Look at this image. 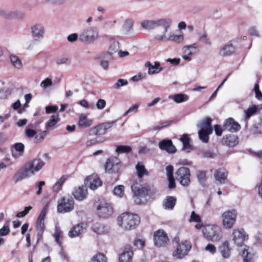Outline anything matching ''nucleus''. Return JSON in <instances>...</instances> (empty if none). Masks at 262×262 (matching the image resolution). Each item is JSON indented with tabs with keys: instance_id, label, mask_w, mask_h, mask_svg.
Masks as SVG:
<instances>
[{
	"instance_id": "63",
	"label": "nucleus",
	"mask_w": 262,
	"mask_h": 262,
	"mask_svg": "<svg viewBox=\"0 0 262 262\" xmlns=\"http://www.w3.org/2000/svg\"><path fill=\"white\" fill-rule=\"evenodd\" d=\"M10 232V229L8 226H4L0 229V235L6 236Z\"/></svg>"
},
{
	"instance_id": "41",
	"label": "nucleus",
	"mask_w": 262,
	"mask_h": 262,
	"mask_svg": "<svg viewBox=\"0 0 262 262\" xmlns=\"http://www.w3.org/2000/svg\"><path fill=\"white\" fill-rule=\"evenodd\" d=\"M132 147L127 145H118L116 146V152L118 155L121 154H128L132 151Z\"/></svg>"
},
{
	"instance_id": "39",
	"label": "nucleus",
	"mask_w": 262,
	"mask_h": 262,
	"mask_svg": "<svg viewBox=\"0 0 262 262\" xmlns=\"http://www.w3.org/2000/svg\"><path fill=\"white\" fill-rule=\"evenodd\" d=\"M249 247L244 245L241 250V255L243 258L244 262H252V258L248 252Z\"/></svg>"
},
{
	"instance_id": "52",
	"label": "nucleus",
	"mask_w": 262,
	"mask_h": 262,
	"mask_svg": "<svg viewBox=\"0 0 262 262\" xmlns=\"http://www.w3.org/2000/svg\"><path fill=\"white\" fill-rule=\"evenodd\" d=\"M199 40L203 41L206 45H211V42L210 40L207 38V35L206 33H203L202 34H199Z\"/></svg>"
},
{
	"instance_id": "25",
	"label": "nucleus",
	"mask_w": 262,
	"mask_h": 262,
	"mask_svg": "<svg viewBox=\"0 0 262 262\" xmlns=\"http://www.w3.org/2000/svg\"><path fill=\"white\" fill-rule=\"evenodd\" d=\"M31 176L25 166L24 165L15 172L13 177V180L15 183H17L26 178L30 177Z\"/></svg>"
},
{
	"instance_id": "19",
	"label": "nucleus",
	"mask_w": 262,
	"mask_h": 262,
	"mask_svg": "<svg viewBox=\"0 0 262 262\" xmlns=\"http://www.w3.org/2000/svg\"><path fill=\"white\" fill-rule=\"evenodd\" d=\"M191 248V245L188 242H183L178 245L173 254L178 258H182L187 254Z\"/></svg>"
},
{
	"instance_id": "27",
	"label": "nucleus",
	"mask_w": 262,
	"mask_h": 262,
	"mask_svg": "<svg viewBox=\"0 0 262 262\" xmlns=\"http://www.w3.org/2000/svg\"><path fill=\"white\" fill-rule=\"evenodd\" d=\"M227 171L224 168H219L216 169L214 173V177L219 184H223L227 179Z\"/></svg>"
},
{
	"instance_id": "56",
	"label": "nucleus",
	"mask_w": 262,
	"mask_h": 262,
	"mask_svg": "<svg viewBox=\"0 0 262 262\" xmlns=\"http://www.w3.org/2000/svg\"><path fill=\"white\" fill-rule=\"evenodd\" d=\"M198 179L201 184H203L206 180V172L200 171L198 173Z\"/></svg>"
},
{
	"instance_id": "61",
	"label": "nucleus",
	"mask_w": 262,
	"mask_h": 262,
	"mask_svg": "<svg viewBox=\"0 0 262 262\" xmlns=\"http://www.w3.org/2000/svg\"><path fill=\"white\" fill-rule=\"evenodd\" d=\"M134 244L136 247L139 248H142L145 246V242L143 239H137L135 240Z\"/></svg>"
},
{
	"instance_id": "32",
	"label": "nucleus",
	"mask_w": 262,
	"mask_h": 262,
	"mask_svg": "<svg viewBox=\"0 0 262 262\" xmlns=\"http://www.w3.org/2000/svg\"><path fill=\"white\" fill-rule=\"evenodd\" d=\"M189 222L190 223H196V224L195 226V228L198 230L202 229L204 226L201 216L194 211H192L191 213Z\"/></svg>"
},
{
	"instance_id": "11",
	"label": "nucleus",
	"mask_w": 262,
	"mask_h": 262,
	"mask_svg": "<svg viewBox=\"0 0 262 262\" xmlns=\"http://www.w3.org/2000/svg\"><path fill=\"white\" fill-rule=\"evenodd\" d=\"M25 167L31 176L39 172L45 165V162L40 158H35L27 162Z\"/></svg>"
},
{
	"instance_id": "54",
	"label": "nucleus",
	"mask_w": 262,
	"mask_h": 262,
	"mask_svg": "<svg viewBox=\"0 0 262 262\" xmlns=\"http://www.w3.org/2000/svg\"><path fill=\"white\" fill-rule=\"evenodd\" d=\"M36 228L39 233L42 234L45 228V221L37 220L36 223Z\"/></svg>"
},
{
	"instance_id": "53",
	"label": "nucleus",
	"mask_w": 262,
	"mask_h": 262,
	"mask_svg": "<svg viewBox=\"0 0 262 262\" xmlns=\"http://www.w3.org/2000/svg\"><path fill=\"white\" fill-rule=\"evenodd\" d=\"M128 82L126 80L123 79H119L117 80L116 83L113 86L115 89H118L120 87L126 85Z\"/></svg>"
},
{
	"instance_id": "60",
	"label": "nucleus",
	"mask_w": 262,
	"mask_h": 262,
	"mask_svg": "<svg viewBox=\"0 0 262 262\" xmlns=\"http://www.w3.org/2000/svg\"><path fill=\"white\" fill-rule=\"evenodd\" d=\"M36 134V132L30 128L27 127L25 130V135L28 138H32Z\"/></svg>"
},
{
	"instance_id": "6",
	"label": "nucleus",
	"mask_w": 262,
	"mask_h": 262,
	"mask_svg": "<svg viewBox=\"0 0 262 262\" xmlns=\"http://www.w3.org/2000/svg\"><path fill=\"white\" fill-rule=\"evenodd\" d=\"M141 181V179L138 181L136 180L131 186L132 192L134 193V201L138 204L142 203L141 198H145L148 194V189L140 184Z\"/></svg>"
},
{
	"instance_id": "22",
	"label": "nucleus",
	"mask_w": 262,
	"mask_h": 262,
	"mask_svg": "<svg viewBox=\"0 0 262 262\" xmlns=\"http://www.w3.org/2000/svg\"><path fill=\"white\" fill-rule=\"evenodd\" d=\"M158 146L160 149L169 154H174L176 152V148L171 140H163L159 142Z\"/></svg>"
},
{
	"instance_id": "2",
	"label": "nucleus",
	"mask_w": 262,
	"mask_h": 262,
	"mask_svg": "<svg viewBox=\"0 0 262 262\" xmlns=\"http://www.w3.org/2000/svg\"><path fill=\"white\" fill-rule=\"evenodd\" d=\"M118 225L124 230H131L138 226L140 222V217L137 214L124 212L117 217Z\"/></svg>"
},
{
	"instance_id": "30",
	"label": "nucleus",
	"mask_w": 262,
	"mask_h": 262,
	"mask_svg": "<svg viewBox=\"0 0 262 262\" xmlns=\"http://www.w3.org/2000/svg\"><path fill=\"white\" fill-rule=\"evenodd\" d=\"M84 229L83 223L78 224L69 231L68 235L71 238L77 237L82 233Z\"/></svg>"
},
{
	"instance_id": "1",
	"label": "nucleus",
	"mask_w": 262,
	"mask_h": 262,
	"mask_svg": "<svg viewBox=\"0 0 262 262\" xmlns=\"http://www.w3.org/2000/svg\"><path fill=\"white\" fill-rule=\"evenodd\" d=\"M171 20L169 18H163L160 26L162 29L157 32L155 35L156 40L161 41H173L180 43L184 41L183 34H176L170 29Z\"/></svg>"
},
{
	"instance_id": "29",
	"label": "nucleus",
	"mask_w": 262,
	"mask_h": 262,
	"mask_svg": "<svg viewBox=\"0 0 262 262\" xmlns=\"http://www.w3.org/2000/svg\"><path fill=\"white\" fill-rule=\"evenodd\" d=\"M92 230L98 234H106L109 232V228L100 223L96 222L92 226Z\"/></svg>"
},
{
	"instance_id": "57",
	"label": "nucleus",
	"mask_w": 262,
	"mask_h": 262,
	"mask_svg": "<svg viewBox=\"0 0 262 262\" xmlns=\"http://www.w3.org/2000/svg\"><path fill=\"white\" fill-rule=\"evenodd\" d=\"M139 107V104H135L131 106L127 111L124 114V116H126L127 114L130 113H137L138 111V109Z\"/></svg>"
},
{
	"instance_id": "36",
	"label": "nucleus",
	"mask_w": 262,
	"mask_h": 262,
	"mask_svg": "<svg viewBox=\"0 0 262 262\" xmlns=\"http://www.w3.org/2000/svg\"><path fill=\"white\" fill-rule=\"evenodd\" d=\"M169 98L172 99L176 103H180L188 101L189 96L184 94H178L169 96Z\"/></svg>"
},
{
	"instance_id": "64",
	"label": "nucleus",
	"mask_w": 262,
	"mask_h": 262,
	"mask_svg": "<svg viewBox=\"0 0 262 262\" xmlns=\"http://www.w3.org/2000/svg\"><path fill=\"white\" fill-rule=\"evenodd\" d=\"M248 33L252 36H258L259 32L255 27H251L248 30Z\"/></svg>"
},
{
	"instance_id": "33",
	"label": "nucleus",
	"mask_w": 262,
	"mask_h": 262,
	"mask_svg": "<svg viewBox=\"0 0 262 262\" xmlns=\"http://www.w3.org/2000/svg\"><path fill=\"white\" fill-rule=\"evenodd\" d=\"M177 199L174 196H167L163 202V206L166 210H171L176 205Z\"/></svg>"
},
{
	"instance_id": "48",
	"label": "nucleus",
	"mask_w": 262,
	"mask_h": 262,
	"mask_svg": "<svg viewBox=\"0 0 262 262\" xmlns=\"http://www.w3.org/2000/svg\"><path fill=\"white\" fill-rule=\"evenodd\" d=\"M10 61L13 66L18 69H20L22 67V63L19 58L15 55H11L10 57Z\"/></svg>"
},
{
	"instance_id": "8",
	"label": "nucleus",
	"mask_w": 262,
	"mask_h": 262,
	"mask_svg": "<svg viewBox=\"0 0 262 262\" xmlns=\"http://www.w3.org/2000/svg\"><path fill=\"white\" fill-rule=\"evenodd\" d=\"M98 37V30L94 27H90L83 31L80 35L79 39L83 42L91 44L96 41Z\"/></svg>"
},
{
	"instance_id": "23",
	"label": "nucleus",
	"mask_w": 262,
	"mask_h": 262,
	"mask_svg": "<svg viewBox=\"0 0 262 262\" xmlns=\"http://www.w3.org/2000/svg\"><path fill=\"white\" fill-rule=\"evenodd\" d=\"M224 130L234 133L237 132L240 128V125L234 120L233 118H229L226 119L223 125Z\"/></svg>"
},
{
	"instance_id": "46",
	"label": "nucleus",
	"mask_w": 262,
	"mask_h": 262,
	"mask_svg": "<svg viewBox=\"0 0 262 262\" xmlns=\"http://www.w3.org/2000/svg\"><path fill=\"white\" fill-rule=\"evenodd\" d=\"M124 186L122 185H119L114 187L113 193L119 198H123L124 195Z\"/></svg>"
},
{
	"instance_id": "16",
	"label": "nucleus",
	"mask_w": 262,
	"mask_h": 262,
	"mask_svg": "<svg viewBox=\"0 0 262 262\" xmlns=\"http://www.w3.org/2000/svg\"><path fill=\"white\" fill-rule=\"evenodd\" d=\"M155 245L158 247H165L169 242L167 234L163 230H159L154 233Z\"/></svg>"
},
{
	"instance_id": "24",
	"label": "nucleus",
	"mask_w": 262,
	"mask_h": 262,
	"mask_svg": "<svg viewBox=\"0 0 262 262\" xmlns=\"http://www.w3.org/2000/svg\"><path fill=\"white\" fill-rule=\"evenodd\" d=\"M85 186H81L74 189L73 195L76 200L81 201L86 198L88 196V189Z\"/></svg>"
},
{
	"instance_id": "7",
	"label": "nucleus",
	"mask_w": 262,
	"mask_h": 262,
	"mask_svg": "<svg viewBox=\"0 0 262 262\" xmlns=\"http://www.w3.org/2000/svg\"><path fill=\"white\" fill-rule=\"evenodd\" d=\"M200 130L198 134L200 139L204 143H207L209 140V135L212 132L211 127V119L210 118H207L203 121L199 126Z\"/></svg>"
},
{
	"instance_id": "45",
	"label": "nucleus",
	"mask_w": 262,
	"mask_h": 262,
	"mask_svg": "<svg viewBox=\"0 0 262 262\" xmlns=\"http://www.w3.org/2000/svg\"><path fill=\"white\" fill-rule=\"evenodd\" d=\"M133 23L129 20H126L123 25L122 32L124 34H126L129 32L133 29Z\"/></svg>"
},
{
	"instance_id": "20",
	"label": "nucleus",
	"mask_w": 262,
	"mask_h": 262,
	"mask_svg": "<svg viewBox=\"0 0 262 262\" xmlns=\"http://www.w3.org/2000/svg\"><path fill=\"white\" fill-rule=\"evenodd\" d=\"M144 66L148 68L147 73L150 75L158 74L163 70L158 61H155L154 64L150 61H147L145 63Z\"/></svg>"
},
{
	"instance_id": "26",
	"label": "nucleus",
	"mask_w": 262,
	"mask_h": 262,
	"mask_svg": "<svg viewBox=\"0 0 262 262\" xmlns=\"http://www.w3.org/2000/svg\"><path fill=\"white\" fill-rule=\"evenodd\" d=\"M93 124V120L89 118L84 114H81L78 118L77 125L80 128L84 129L90 127Z\"/></svg>"
},
{
	"instance_id": "38",
	"label": "nucleus",
	"mask_w": 262,
	"mask_h": 262,
	"mask_svg": "<svg viewBox=\"0 0 262 262\" xmlns=\"http://www.w3.org/2000/svg\"><path fill=\"white\" fill-rule=\"evenodd\" d=\"M59 120L58 115H53L46 124V128L48 130L53 129L54 126L57 123Z\"/></svg>"
},
{
	"instance_id": "9",
	"label": "nucleus",
	"mask_w": 262,
	"mask_h": 262,
	"mask_svg": "<svg viewBox=\"0 0 262 262\" xmlns=\"http://www.w3.org/2000/svg\"><path fill=\"white\" fill-rule=\"evenodd\" d=\"M248 239V235L243 228H236L232 230L231 240L238 247H242L246 239Z\"/></svg>"
},
{
	"instance_id": "40",
	"label": "nucleus",
	"mask_w": 262,
	"mask_h": 262,
	"mask_svg": "<svg viewBox=\"0 0 262 262\" xmlns=\"http://www.w3.org/2000/svg\"><path fill=\"white\" fill-rule=\"evenodd\" d=\"M257 111V107L255 105H251L244 111L246 119H249L252 115H254Z\"/></svg>"
},
{
	"instance_id": "4",
	"label": "nucleus",
	"mask_w": 262,
	"mask_h": 262,
	"mask_svg": "<svg viewBox=\"0 0 262 262\" xmlns=\"http://www.w3.org/2000/svg\"><path fill=\"white\" fill-rule=\"evenodd\" d=\"M114 213L112 204L104 200H99L96 203V214L99 217L106 218Z\"/></svg>"
},
{
	"instance_id": "34",
	"label": "nucleus",
	"mask_w": 262,
	"mask_h": 262,
	"mask_svg": "<svg viewBox=\"0 0 262 262\" xmlns=\"http://www.w3.org/2000/svg\"><path fill=\"white\" fill-rule=\"evenodd\" d=\"M106 130V125L104 124H101L91 128L89 131V134L90 135H101L105 134Z\"/></svg>"
},
{
	"instance_id": "21",
	"label": "nucleus",
	"mask_w": 262,
	"mask_h": 262,
	"mask_svg": "<svg viewBox=\"0 0 262 262\" xmlns=\"http://www.w3.org/2000/svg\"><path fill=\"white\" fill-rule=\"evenodd\" d=\"M231 248L228 241L222 242L219 246V251L223 258H229L231 255Z\"/></svg>"
},
{
	"instance_id": "35",
	"label": "nucleus",
	"mask_w": 262,
	"mask_h": 262,
	"mask_svg": "<svg viewBox=\"0 0 262 262\" xmlns=\"http://www.w3.org/2000/svg\"><path fill=\"white\" fill-rule=\"evenodd\" d=\"M180 141L183 143V150L189 152L192 149V146L191 145L190 139L187 134H183L180 138Z\"/></svg>"
},
{
	"instance_id": "42",
	"label": "nucleus",
	"mask_w": 262,
	"mask_h": 262,
	"mask_svg": "<svg viewBox=\"0 0 262 262\" xmlns=\"http://www.w3.org/2000/svg\"><path fill=\"white\" fill-rule=\"evenodd\" d=\"M68 179V176H62L55 184L53 187V189L54 191H58L61 188L63 184Z\"/></svg>"
},
{
	"instance_id": "13",
	"label": "nucleus",
	"mask_w": 262,
	"mask_h": 262,
	"mask_svg": "<svg viewBox=\"0 0 262 262\" xmlns=\"http://www.w3.org/2000/svg\"><path fill=\"white\" fill-rule=\"evenodd\" d=\"M31 34L32 39L35 42H40L44 37L45 29L41 24L36 23L33 25L31 28Z\"/></svg>"
},
{
	"instance_id": "5",
	"label": "nucleus",
	"mask_w": 262,
	"mask_h": 262,
	"mask_svg": "<svg viewBox=\"0 0 262 262\" xmlns=\"http://www.w3.org/2000/svg\"><path fill=\"white\" fill-rule=\"evenodd\" d=\"M202 228V232L205 238L213 242L221 240L222 236L220 228L217 226L208 224L204 225Z\"/></svg>"
},
{
	"instance_id": "37",
	"label": "nucleus",
	"mask_w": 262,
	"mask_h": 262,
	"mask_svg": "<svg viewBox=\"0 0 262 262\" xmlns=\"http://www.w3.org/2000/svg\"><path fill=\"white\" fill-rule=\"evenodd\" d=\"M137 174L139 179H141L144 175H148V172L145 168V166L142 163H138L136 166Z\"/></svg>"
},
{
	"instance_id": "43",
	"label": "nucleus",
	"mask_w": 262,
	"mask_h": 262,
	"mask_svg": "<svg viewBox=\"0 0 262 262\" xmlns=\"http://www.w3.org/2000/svg\"><path fill=\"white\" fill-rule=\"evenodd\" d=\"M89 262H107V257L102 253H97L94 255Z\"/></svg>"
},
{
	"instance_id": "58",
	"label": "nucleus",
	"mask_w": 262,
	"mask_h": 262,
	"mask_svg": "<svg viewBox=\"0 0 262 262\" xmlns=\"http://www.w3.org/2000/svg\"><path fill=\"white\" fill-rule=\"evenodd\" d=\"M169 124H170L169 122H165L161 123L157 125L156 126H154L152 128V130L155 131V130L162 129L168 126L169 125Z\"/></svg>"
},
{
	"instance_id": "62",
	"label": "nucleus",
	"mask_w": 262,
	"mask_h": 262,
	"mask_svg": "<svg viewBox=\"0 0 262 262\" xmlns=\"http://www.w3.org/2000/svg\"><path fill=\"white\" fill-rule=\"evenodd\" d=\"M99 143H100V142L97 141L96 139H90V140H87L85 142L84 145L86 147H90V146L95 145L96 144Z\"/></svg>"
},
{
	"instance_id": "51",
	"label": "nucleus",
	"mask_w": 262,
	"mask_h": 262,
	"mask_svg": "<svg viewBox=\"0 0 262 262\" xmlns=\"http://www.w3.org/2000/svg\"><path fill=\"white\" fill-rule=\"evenodd\" d=\"M253 91L255 93V98L258 100H262V93L259 90L258 83L255 84Z\"/></svg>"
},
{
	"instance_id": "47",
	"label": "nucleus",
	"mask_w": 262,
	"mask_h": 262,
	"mask_svg": "<svg viewBox=\"0 0 262 262\" xmlns=\"http://www.w3.org/2000/svg\"><path fill=\"white\" fill-rule=\"evenodd\" d=\"M224 143L230 147H233L238 143V138L235 136H230L224 140Z\"/></svg>"
},
{
	"instance_id": "18",
	"label": "nucleus",
	"mask_w": 262,
	"mask_h": 262,
	"mask_svg": "<svg viewBox=\"0 0 262 262\" xmlns=\"http://www.w3.org/2000/svg\"><path fill=\"white\" fill-rule=\"evenodd\" d=\"M134 252L130 245L125 246L119 254V262H132Z\"/></svg>"
},
{
	"instance_id": "31",
	"label": "nucleus",
	"mask_w": 262,
	"mask_h": 262,
	"mask_svg": "<svg viewBox=\"0 0 262 262\" xmlns=\"http://www.w3.org/2000/svg\"><path fill=\"white\" fill-rule=\"evenodd\" d=\"M163 20V18L152 20H144L141 23V26L147 30H151L156 28V27L160 26V24Z\"/></svg>"
},
{
	"instance_id": "50",
	"label": "nucleus",
	"mask_w": 262,
	"mask_h": 262,
	"mask_svg": "<svg viewBox=\"0 0 262 262\" xmlns=\"http://www.w3.org/2000/svg\"><path fill=\"white\" fill-rule=\"evenodd\" d=\"M13 147L20 155H23L24 152L25 146L21 143H16L13 145Z\"/></svg>"
},
{
	"instance_id": "12",
	"label": "nucleus",
	"mask_w": 262,
	"mask_h": 262,
	"mask_svg": "<svg viewBox=\"0 0 262 262\" xmlns=\"http://www.w3.org/2000/svg\"><path fill=\"white\" fill-rule=\"evenodd\" d=\"M74 201L71 197L64 196L58 201L57 209L59 212H70L74 209Z\"/></svg>"
},
{
	"instance_id": "17",
	"label": "nucleus",
	"mask_w": 262,
	"mask_h": 262,
	"mask_svg": "<svg viewBox=\"0 0 262 262\" xmlns=\"http://www.w3.org/2000/svg\"><path fill=\"white\" fill-rule=\"evenodd\" d=\"M102 184L101 180L97 174H92L88 176L84 180V185L90 189L95 190Z\"/></svg>"
},
{
	"instance_id": "15",
	"label": "nucleus",
	"mask_w": 262,
	"mask_h": 262,
	"mask_svg": "<svg viewBox=\"0 0 262 262\" xmlns=\"http://www.w3.org/2000/svg\"><path fill=\"white\" fill-rule=\"evenodd\" d=\"M182 51L183 53L182 58L186 61H190L192 60L190 56L199 52V45L196 43L185 45L183 47Z\"/></svg>"
},
{
	"instance_id": "10",
	"label": "nucleus",
	"mask_w": 262,
	"mask_h": 262,
	"mask_svg": "<svg viewBox=\"0 0 262 262\" xmlns=\"http://www.w3.org/2000/svg\"><path fill=\"white\" fill-rule=\"evenodd\" d=\"M176 179L183 186H188L190 183V172L188 168L181 167L176 172Z\"/></svg>"
},
{
	"instance_id": "3",
	"label": "nucleus",
	"mask_w": 262,
	"mask_h": 262,
	"mask_svg": "<svg viewBox=\"0 0 262 262\" xmlns=\"http://www.w3.org/2000/svg\"><path fill=\"white\" fill-rule=\"evenodd\" d=\"M237 211L235 209H228L221 214L222 225L227 230L232 229L236 222Z\"/></svg>"
},
{
	"instance_id": "59",
	"label": "nucleus",
	"mask_w": 262,
	"mask_h": 262,
	"mask_svg": "<svg viewBox=\"0 0 262 262\" xmlns=\"http://www.w3.org/2000/svg\"><path fill=\"white\" fill-rule=\"evenodd\" d=\"M106 101L103 99H99L96 102V107L98 110H103L106 106Z\"/></svg>"
},
{
	"instance_id": "44",
	"label": "nucleus",
	"mask_w": 262,
	"mask_h": 262,
	"mask_svg": "<svg viewBox=\"0 0 262 262\" xmlns=\"http://www.w3.org/2000/svg\"><path fill=\"white\" fill-rule=\"evenodd\" d=\"M62 232L60 228L56 226L55 228V232L53 234V236L55 238V242L58 244H61L62 239Z\"/></svg>"
},
{
	"instance_id": "55",
	"label": "nucleus",
	"mask_w": 262,
	"mask_h": 262,
	"mask_svg": "<svg viewBox=\"0 0 262 262\" xmlns=\"http://www.w3.org/2000/svg\"><path fill=\"white\" fill-rule=\"evenodd\" d=\"M53 82L52 79L49 78H47L40 83V86L46 89L51 86Z\"/></svg>"
},
{
	"instance_id": "28",
	"label": "nucleus",
	"mask_w": 262,
	"mask_h": 262,
	"mask_svg": "<svg viewBox=\"0 0 262 262\" xmlns=\"http://www.w3.org/2000/svg\"><path fill=\"white\" fill-rule=\"evenodd\" d=\"M235 52V47L232 44L229 43L221 48L219 52V55L221 57H227L230 56Z\"/></svg>"
},
{
	"instance_id": "49",
	"label": "nucleus",
	"mask_w": 262,
	"mask_h": 262,
	"mask_svg": "<svg viewBox=\"0 0 262 262\" xmlns=\"http://www.w3.org/2000/svg\"><path fill=\"white\" fill-rule=\"evenodd\" d=\"M204 250L206 252H208L212 255L215 254L216 252V247L211 243L208 244L204 248Z\"/></svg>"
},
{
	"instance_id": "14",
	"label": "nucleus",
	"mask_w": 262,
	"mask_h": 262,
	"mask_svg": "<svg viewBox=\"0 0 262 262\" xmlns=\"http://www.w3.org/2000/svg\"><path fill=\"white\" fill-rule=\"evenodd\" d=\"M121 168V162L117 157H112L108 158L105 165V170L108 173H117Z\"/></svg>"
}]
</instances>
